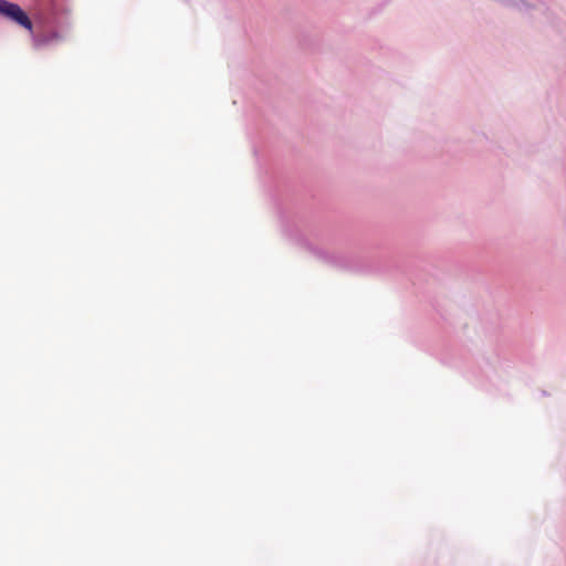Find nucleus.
<instances>
[{
	"label": "nucleus",
	"mask_w": 566,
	"mask_h": 566,
	"mask_svg": "<svg viewBox=\"0 0 566 566\" xmlns=\"http://www.w3.org/2000/svg\"><path fill=\"white\" fill-rule=\"evenodd\" d=\"M307 250L323 263L339 270H356L355 256L339 251H328L311 243H306Z\"/></svg>",
	"instance_id": "2"
},
{
	"label": "nucleus",
	"mask_w": 566,
	"mask_h": 566,
	"mask_svg": "<svg viewBox=\"0 0 566 566\" xmlns=\"http://www.w3.org/2000/svg\"><path fill=\"white\" fill-rule=\"evenodd\" d=\"M33 19L18 4L0 0V17L28 30L38 50L65 42L72 30L71 0H33Z\"/></svg>",
	"instance_id": "1"
}]
</instances>
